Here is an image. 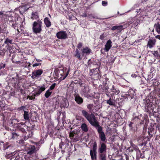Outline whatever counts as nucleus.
Segmentation results:
<instances>
[{
    "instance_id": "f257e3e1",
    "label": "nucleus",
    "mask_w": 160,
    "mask_h": 160,
    "mask_svg": "<svg viewBox=\"0 0 160 160\" xmlns=\"http://www.w3.org/2000/svg\"><path fill=\"white\" fill-rule=\"evenodd\" d=\"M82 116L88 121L90 124L97 129L99 136L101 141L104 142L106 140L105 134L102 131V128L99 125L95 115L93 113L89 114L86 110L81 111Z\"/></svg>"
},
{
    "instance_id": "f03ea898",
    "label": "nucleus",
    "mask_w": 160,
    "mask_h": 160,
    "mask_svg": "<svg viewBox=\"0 0 160 160\" xmlns=\"http://www.w3.org/2000/svg\"><path fill=\"white\" fill-rule=\"evenodd\" d=\"M109 88H107L106 91L105 92V94L109 98L107 100V103L110 106H116L115 96L118 95L120 92V91L118 87L117 86L112 85V88L109 91Z\"/></svg>"
},
{
    "instance_id": "7ed1b4c3",
    "label": "nucleus",
    "mask_w": 160,
    "mask_h": 160,
    "mask_svg": "<svg viewBox=\"0 0 160 160\" xmlns=\"http://www.w3.org/2000/svg\"><path fill=\"white\" fill-rule=\"evenodd\" d=\"M70 71L69 68L66 72V68L63 67L56 68L54 69L53 76L54 78L56 79L64 80L68 75Z\"/></svg>"
},
{
    "instance_id": "20e7f679",
    "label": "nucleus",
    "mask_w": 160,
    "mask_h": 160,
    "mask_svg": "<svg viewBox=\"0 0 160 160\" xmlns=\"http://www.w3.org/2000/svg\"><path fill=\"white\" fill-rule=\"evenodd\" d=\"M107 150L106 144L104 142H102L98 150L99 160H107Z\"/></svg>"
},
{
    "instance_id": "39448f33",
    "label": "nucleus",
    "mask_w": 160,
    "mask_h": 160,
    "mask_svg": "<svg viewBox=\"0 0 160 160\" xmlns=\"http://www.w3.org/2000/svg\"><path fill=\"white\" fill-rule=\"evenodd\" d=\"M97 143L94 141L92 143V148L90 151V155L92 160H97Z\"/></svg>"
},
{
    "instance_id": "423d86ee",
    "label": "nucleus",
    "mask_w": 160,
    "mask_h": 160,
    "mask_svg": "<svg viewBox=\"0 0 160 160\" xmlns=\"http://www.w3.org/2000/svg\"><path fill=\"white\" fill-rule=\"evenodd\" d=\"M143 101L145 105V111L149 113L152 112L153 111L154 104L150 102V100L147 98L144 99Z\"/></svg>"
},
{
    "instance_id": "0eeeda50",
    "label": "nucleus",
    "mask_w": 160,
    "mask_h": 160,
    "mask_svg": "<svg viewBox=\"0 0 160 160\" xmlns=\"http://www.w3.org/2000/svg\"><path fill=\"white\" fill-rule=\"evenodd\" d=\"M91 76L94 79H99L101 76V72L100 70V67L95 68L90 70Z\"/></svg>"
},
{
    "instance_id": "6e6552de",
    "label": "nucleus",
    "mask_w": 160,
    "mask_h": 160,
    "mask_svg": "<svg viewBox=\"0 0 160 160\" xmlns=\"http://www.w3.org/2000/svg\"><path fill=\"white\" fill-rule=\"evenodd\" d=\"M25 150L27 152V154L31 155L37 152L36 149L34 145H28L26 147Z\"/></svg>"
},
{
    "instance_id": "1a4fd4ad",
    "label": "nucleus",
    "mask_w": 160,
    "mask_h": 160,
    "mask_svg": "<svg viewBox=\"0 0 160 160\" xmlns=\"http://www.w3.org/2000/svg\"><path fill=\"white\" fill-rule=\"evenodd\" d=\"M52 131H51V135H54L57 138H60L62 137V135L60 132L61 130L58 128L52 127L51 128Z\"/></svg>"
},
{
    "instance_id": "9d476101",
    "label": "nucleus",
    "mask_w": 160,
    "mask_h": 160,
    "mask_svg": "<svg viewBox=\"0 0 160 160\" xmlns=\"http://www.w3.org/2000/svg\"><path fill=\"white\" fill-rule=\"evenodd\" d=\"M135 91L136 89L130 88L129 89L128 92H127V93H128L129 95L130 100H132V101H135L136 98Z\"/></svg>"
},
{
    "instance_id": "9b49d317",
    "label": "nucleus",
    "mask_w": 160,
    "mask_h": 160,
    "mask_svg": "<svg viewBox=\"0 0 160 160\" xmlns=\"http://www.w3.org/2000/svg\"><path fill=\"white\" fill-rule=\"evenodd\" d=\"M90 89L89 87L87 85L81 88V94H83L85 97L88 98L90 97V94H88Z\"/></svg>"
},
{
    "instance_id": "f8f14e48",
    "label": "nucleus",
    "mask_w": 160,
    "mask_h": 160,
    "mask_svg": "<svg viewBox=\"0 0 160 160\" xmlns=\"http://www.w3.org/2000/svg\"><path fill=\"white\" fill-rule=\"evenodd\" d=\"M41 24L35 22L33 25V29L35 33H39L41 31Z\"/></svg>"
},
{
    "instance_id": "ddd939ff",
    "label": "nucleus",
    "mask_w": 160,
    "mask_h": 160,
    "mask_svg": "<svg viewBox=\"0 0 160 160\" xmlns=\"http://www.w3.org/2000/svg\"><path fill=\"white\" fill-rule=\"evenodd\" d=\"M57 38L59 39H65L68 37V35L66 31H59L57 33Z\"/></svg>"
},
{
    "instance_id": "4468645a",
    "label": "nucleus",
    "mask_w": 160,
    "mask_h": 160,
    "mask_svg": "<svg viewBox=\"0 0 160 160\" xmlns=\"http://www.w3.org/2000/svg\"><path fill=\"white\" fill-rule=\"evenodd\" d=\"M127 25H122L115 26L112 27L111 30L113 31L117 30L118 33H119L121 31L127 28Z\"/></svg>"
},
{
    "instance_id": "2eb2a0df",
    "label": "nucleus",
    "mask_w": 160,
    "mask_h": 160,
    "mask_svg": "<svg viewBox=\"0 0 160 160\" xmlns=\"http://www.w3.org/2000/svg\"><path fill=\"white\" fill-rule=\"evenodd\" d=\"M88 64L90 68L94 66H95L96 67V68L100 67L99 65H98V62L93 59L92 60L89 59L88 61Z\"/></svg>"
},
{
    "instance_id": "dca6fc26",
    "label": "nucleus",
    "mask_w": 160,
    "mask_h": 160,
    "mask_svg": "<svg viewBox=\"0 0 160 160\" xmlns=\"http://www.w3.org/2000/svg\"><path fill=\"white\" fill-rule=\"evenodd\" d=\"M75 101L78 104H81L83 102V98L81 97L78 94H74Z\"/></svg>"
},
{
    "instance_id": "f3484780",
    "label": "nucleus",
    "mask_w": 160,
    "mask_h": 160,
    "mask_svg": "<svg viewBox=\"0 0 160 160\" xmlns=\"http://www.w3.org/2000/svg\"><path fill=\"white\" fill-rule=\"evenodd\" d=\"M73 56L77 58L79 60L81 61L82 58L84 56H82V52L81 53L79 49L76 48L75 53L73 54Z\"/></svg>"
},
{
    "instance_id": "a211bd4d",
    "label": "nucleus",
    "mask_w": 160,
    "mask_h": 160,
    "mask_svg": "<svg viewBox=\"0 0 160 160\" xmlns=\"http://www.w3.org/2000/svg\"><path fill=\"white\" fill-rule=\"evenodd\" d=\"M81 51L82 55L84 56V54L89 55L92 52V50L88 47H86L82 48Z\"/></svg>"
},
{
    "instance_id": "6ab92c4d",
    "label": "nucleus",
    "mask_w": 160,
    "mask_h": 160,
    "mask_svg": "<svg viewBox=\"0 0 160 160\" xmlns=\"http://www.w3.org/2000/svg\"><path fill=\"white\" fill-rule=\"evenodd\" d=\"M112 42L110 39L108 40L105 45L103 50L106 52H108L112 46Z\"/></svg>"
},
{
    "instance_id": "aec40b11",
    "label": "nucleus",
    "mask_w": 160,
    "mask_h": 160,
    "mask_svg": "<svg viewBox=\"0 0 160 160\" xmlns=\"http://www.w3.org/2000/svg\"><path fill=\"white\" fill-rule=\"evenodd\" d=\"M42 72L43 71L41 69L32 72V77L33 78H34L40 75Z\"/></svg>"
},
{
    "instance_id": "412c9836",
    "label": "nucleus",
    "mask_w": 160,
    "mask_h": 160,
    "mask_svg": "<svg viewBox=\"0 0 160 160\" xmlns=\"http://www.w3.org/2000/svg\"><path fill=\"white\" fill-rule=\"evenodd\" d=\"M156 42V40L155 39H149L148 42L147 46L149 48H152L155 45Z\"/></svg>"
},
{
    "instance_id": "4be33fe9",
    "label": "nucleus",
    "mask_w": 160,
    "mask_h": 160,
    "mask_svg": "<svg viewBox=\"0 0 160 160\" xmlns=\"http://www.w3.org/2000/svg\"><path fill=\"white\" fill-rule=\"evenodd\" d=\"M32 135L33 133L31 131H28L25 134L24 139L25 140H27L28 138H31Z\"/></svg>"
},
{
    "instance_id": "5701e85b",
    "label": "nucleus",
    "mask_w": 160,
    "mask_h": 160,
    "mask_svg": "<svg viewBox=\"0 0 160 160\" xmlns=\"http://www.w3.org/2000/svg\"><path fill=\"white\" fill-rule=\"evenodd\" d=\"M156 130L154 128H148V134L151 137L152 136L153 134H154Z\"/></svg>"
},
{
    "instance_id": "b1692460",
    "label": "nucleus",
    "mask_w": 160,
    "mask_h": 160,
    "mask_svg": "<svg viewBox=\"0 0 160 160\" xmlns=\"http://www.w3.org/2000/svg\"><path fill=\"white\" fill-rule=\"evenodd\" d=\"M78 131L76 130H74L72 132H71L70 134V136L71 138H76L78 137Z\"/></svg>"
},
{
    "instance_id": "393cba45",
    "label": "nucleus",
    "mask_w": 160,
    "mask_h": 160,
    "mask_svg": "<svg viewBox=\"0 0 160 160\" xmlns=\"http://www.w3.org/2000/svg\"><path fill=\"white\" fill-rule=\"evenodd\" d=\"M81 128L82 131L84 132H87L88 130V126L85 123H83L82 124Z\"/></svg>"
},
{
    "instance_id": "a878e982",
    "label": "nucleus",
    "mask_w": 160,
    "mask_h": 160,
    "mask_svg": "<svg viewBox=\"0 0 160 160\" xmlns=\"http://www.w3.org/2000/svg\"><path fill=\"white\" fill-rule=\"evenodd\" d=\"M109 79L107 78H105L103 79V88L104 89L105 92L106 91L107 88H109L107 82L108 81Z\"/></svg>"
},
{
    "instance_id": "bb28decb",
    "label": "nucleus",
    "mask_w": 160,
    "mask_h": 160,
    "mask_svg": "<svg viewBox=\"0 0 160 160\" xmlns=\"http://www.w3.org/2000/svg\"><path fill=\"white\" fill-rule=\"evenodd\" d=\"M154 27L156 31L158 34H160V23L159 22H158L157 23L155 24Z\"/></svg>"
},
{
    "instance_id": "cd10ccee",
    "label": "nucleus",
    "mask_w": 160,
    "mask_h": 160,
    "mask_svg": "<svg viewBox=\"0 0 160 160\" xmlns=\"http://www.w3.org/2000/svg\"><path fill=\"white\" fill-rule=\"evenodd\" d=\"M132 146L129 147V150L130 152H132L134 151H136V148L137 149H138L139 148L138 147L134 145V144H132L131 145Z\"/></svg>"
},
{
    "instance_id": "c85d7f7f",
    "label": "nucleus",
    "mask_w": 160,
    "mask_h": 160,
    "mask_svg": "<svg viewBox=\"0 0 160 160\" xmlns=\"http://www.w3.org/2000/svg\"><path fill=\"white\" fill-rule=\"evenodd\" d=\"M152 54L157 59H160V52H158V51H154L153 52Z\"/></svg>"
},
{
    "instance_id": "c756f323",
    "label": "nucleus",
    "mask_w": 160,
    "mask_h": 160,
    "mask_svg": "<svg viewBox=\"0 0 160 160\" xmlns=\"http://www.w3.org/2000/svg\"><path fill=\"white\" fill-rule=\"evenodd\" d=\"M39 18L38 13L37 12H33L32 14L31 18L32 19H37Z\"/></svg>"
},
{
    "instance_id": "7c9ffc66",
    "label": "nucleus",
    "mask_w": 160,
    "mask_h": 160,
    "mask_svg": "<svg viewBox=\"0 0 160 160\" xmlns=\"http://www.w3.org/2000/svg\"><path fill=\"white\" fill-rule=\"evenodd\" d=\"M129 95L128 93H122L121 95V98L123 100H130V99L129 98Z\"/></svg>"
},
{
    "instance_id": "2f4dec72",
    "label": "nucleus",
    "mask_w": 160,
    "mask_h": 160,
    "mask_svg": "<svg viewBox=\"0 0 160 160\" xmlns=\"http://www.w3.org/2000/svg\"><path fill=\"white\" fill-rule=\"evenodd\" d=\"M23 117L25 120L29 121V114L28 111H24Z\"/></svg>"
},
{
    "instance_id": "473e14b6",
    "label": "nucleus",
    "mask_w": 160,
    "mask_h": 160,
    "mask_svg": "<svg viewBox=\"0 0 160 160\" xmlns=\"http://www.w3.org/2000/svg\"><path fill=\"white\" fill-rule=\"evenodd\" d=\"M38 91L36 93V94L37 95H39L42 91H44L45 88L44 87H38Z\"/></svg>"
},
{
    "instance_id": "72a5a7b5",
    "label": "nucleus",
    "mask_w": 160,
    "mask_h": 160,
    "mask_svg": "<svg viewBox=\"0 0 160 160\" xmlns=\"http://www.w3.org/2000/svg\"><path fill=\"white\" fill-rule=\"evenodd\" d=\"M44 21L47 27H48L50 26V21L48 18H45L44 20Z\"/></svg>"
},
{
    "instance_id": "f704fd0d",
    "label": "nucleus",
    "mask_w": 160,
    "mask_h": 160,
    "mask_svg": "<svg viewBox=\"0 0 160 160\" xmlns=\"http://www.w3.org/2000/svg\"><path fill=\"white\" fill-rule=\"evenodd\" d=\"M141 138L143 139V140H142V142L141 143V145L142 146H145L147 143V141L149 140L148 138L146 137L144 138H142V137Z\"/></svg>"
},
{
    "instance_id": "c9c22d12",
    "label": "nucleus",
    "mask_w": 160,
    "mask_h": 160,
    "mask_svg": "<svg viewBox=\"0 0 160 160\" xmlns=\"http://www.w3.org/2000/svg\"><path fill=\"white\" fill-rule=\"evenodd\" d=\"M93 107V104H89L87 105V108L90 112L93 111L92 108Z\"/></svg>"
},
{
    "instance_id": "e433bc0d",
    "label": "nucleus",
    "mask_w": 160,
    "mask_h": 160,
    "mask_svg": "<svg viewBox=\"0 0 160 160\" xmlns=\"http://www.w3.org/2000/svg\"><path fill=\"white\" fill-rule=\"evenodd\" d=\"M19 158V156L18 155H16L12 156L10 160H18Z\"/></svg>"
},
{
    "instance_id": "4c0bfd02",
    "label": "nucleus",
    "mask_w": 160,
    "mask_h": 160,
    "mask_svg": "<svg viewBox=\"0 0 160 160\" xmlns=\"http://www.w3.org/2000/svg\"><path fill=\"white\" fill-rule=\"evenodd\" d=\"M50 96V91H49V89H48L45 93V96L46 98H48Z\"/></svg>"
},
{
    "instance_id": "58836bf2",
    "label": "nucleus",
    "mask_w": 160,
    "mask_h": 160,
    "mask_svg": "<svg viewBox=\"0 0 160 160\" xmlns=\"http://www.w3.org/2000/svg\"><path fill=\"white\" fill-rule=\"evenodd\" d=\"M62 113V112L61 111H58V112L57 113V119L58 120V121H59L60 119V116Z\"/></svg>"
},
{
    "instance_id": "ea45409f",
    "label": "nucleus",
    "mask_w": 160,
    "mask_h": 160,
    "mask_svg": "<svg viewBox=\"0 0 160 160\" xmlns=\"http://www.w3.org/2000/svg\"><path fill=\"white\" fill-rule=\"evenodd\" d=\"M73 17V16L71 13H69L68 15L67 18H68L70 20H72V18Z\"/></svg>"
},
{
    "instance_id": "a19ab883",
    "label": "nucleus",
    "mask_w": 160,
    "mask_h": 160,
    "mask_svg": "<svg viewBox=\"0 0 160 160\" xmlns=\"http://www.w3.org/2000/svg\"><path fill=\"white\" fill-rule=\"evenodd\" d=\"M159 123H157L154 122H151V123L150 127L149 128H156V126Z\"/></svg>"
},
{
    "instance_id": "79ce46f5",
    "label": "nucleus",
    "mask_w": 160,
    "mask_h": 160,
    "mask_svg": "<svg viewBox=\"0 0 160 160\" xmlns=\"http://www.w3.org/2000/svg\"><path fill=\"white\" fill-rule=\"evenodd\" d=\"M105 37L106 36L104 33H103L102 34L100 35L99 39L102 40H103Z\"/></svg>"
},
{
    "instance_id": "37998d69",
    "label": "nucleus",
    "mask_w": 160,
    "mask_h": 160,
    "mask_svg": "<svg viewBox=\"0 0 160 160\" xmlns=\"http://www.w3.org/2000/svg\"><path fill=\"white\" fill-rule=\"evenodd\" d=\"M136 152L137 156H138V157H139L140 155V154L141 152L140 150L139 149L136 148Z\"/></svg>"
},
{
    "instance_id": "c03bdc74",
    "label": "nucleus",
    "mask_w": 160,
    "mask_h": 160,
    "mask_svg": "<svg viewBox=\"0 0 160 160\" xmlns=\"http://www.w3.org/2000/svg\"><path fill=\"white\" fill-rule=\"evenodd\" d=\"M83 46V43L81 42H79L77 45V47L78 49H80Z\"/></svg>"
},
{
    "instance_id": "a18cd8bd",
    "label": "nucleus",
    "mask_w": 160,
    "mask_h": 160,
    "mask_svg": "<svg viewBox=\"0 0 160 160\" xmlns=\"http://www.w3.org/2000/svg\"><path fill=\"white\" fill-rule=\"evenodd\" d=\"M12 40H10L9 39L7 38L6 39L4 43H5L8 44V43H12Z\"/></svg>"
},
{
    "instance_id": "49530a36",
    "label": "nucleus",
    "mask_w": 160,
    "mask_h": 160,
    "mask_svg": "<svg viewBox=\"0 0 160 160\" xmlns=\"http://www.w3.org/2000/svg\"><path fill=\"white\" fill-rule=\"evenodd\" d=\"M144 151H143L141 153L139 156V157L141 158H144Z\"/></svg>"
},
{
    "instance_id": "de8ad7c7",
    "label": "nucleus",
    "mask_w": 160,
    "mask_h": 160,
    "mask_svg": "<svg viewBox=\"0 0 160 160\" xmlns=\"http://www.w3.org/2000/svg\"><path fill=\"white\" fill-rule=\"evenodd\" d=\"M102 5L104 6H106L108 4V2L106 1H103L102 2Z\"/></svg>"
},
{
    "instance_id": "09e8293b",
    "label": "nucleus",
    "mask_w": 160,
    "mask_h": 160,
    "mask_svg": "<svg viewBox=\"0 0 160 160\" xmlns=\"http://www.w3.org/2000/svg\"><path fill=\"white\" fill-rule=\"evenodd\" d=\"M56 83H53L52 84L51 86V90L53 89L56 86Z\"/></svg>"
},
{
    "instance_id": "8fccbe9b",
    "label": "nucleus",
    "mask_w": 160,
    "mask_h": 160,
    "mask_svg": "<svg viewBox=\"0 0 160 160\" xmlns=\"http://www.w3.org/2000/svg\"><path fill=\"white\" fill-rule=\"evenodd\" d=\"M160 124H158L156 126V129H158L159 130V131L160 132Z\"/></svg>"
},
{
    "instance_id": "3c124183",
    "label": "nucleus",
    "mask_w": 160,
    "mask_h": 160,
    "mask_svg": "<svg viewBox=\"0 0 160 160\" xmlns=\"http://www.w3.org/2000/svg\"><path fill=\"white\" fill-rule=\"evenodd\" d=\"M85 86H87L85 83L81 82L80 83V86L82 88V87H85Z\"/></svg>"
},
{
    "instance_id": "603ef678",
    "label": "nucleus",
    "mask_w": 160,
    "mask_h": 160,
    "mask_svg": "<svg viewBox=\"0 0 160 160\" xmlns=\"http://www.w3.org/2000/svg\"><path fill=\"white\" fill-rule=\"evenodd\" d=\"M133 123L131 122L129 124V126L131 128V129H132V124Z\"/></svg>"
},
{
    "instance_id": "864d4df0",
    "label": "nucleus",
    "mask_w": 160,
    "mask_h": 160,
    "mask_svg": "<svg viewBox=\"0 0 160 160\" xmlns=\"http://www.w3.org/2000/svg\"><path fill=\"white\" fill-rule=\"evenodd\" d=\"M124 156L126 160H129V157L127 155L125 154H124Z\"/></svg>"
},
{
    "instance_id": "5fc2aeb1",
    "label": "nucleus",
    "mask_w": 160,
    "mask_h": 160,
    "mask_svg": "<svg viewBox=\"0 0 160 160\" xmlns=\"http://www.w3.org/2000/svg\"><path fill=\"white\" fill-rule=\"evenodd\" d=\"M20 131L22 132H25V133L26 131L23 128H21L20 129Z\"/></svg>"
},
{
    "instance_id": "6e6d98bb",
    "label": "nucleus",
    "mask_w": 160,
    "mask_h": 160,
    "mask_svg": "<svg viewBox=\"0 0 160 160\" xmlns=\"http://www.w3.org/2000/svg\"><path fill=\"white\" fill-rule=\"evenodd\" d=\"M154 84L155 86H158L159 85V82H156L154 83Z\"/></svg>"
},
{
    "instance_id": "4d7b16f0",
    "label": "nucleus",
    "mask_w": 160,
    "mask_h": 160,
    "mask_svg": "<svg viewBox=\"0 0 160 160\" xmlns=\"http://www.w3.org/2000/svg\"><path fill=\"white\" fill-rule=\"evenodd\" d=\"M155 38H156L158 39H159L160 40V35H158L156 36H155Z\"/></svg>"
},
{
    "instance_id": "13d9d810",
    "label": "nucleus",
    "mask_w": 160,
    "mask_h": 160,
    "mask_svg": "<svg viewBox=\"0 0 160 160\" xmlns=\"http://www.w3.org/2000/svg\"><path fill=\"white\" fill-rule=\"evenodd\" d=\"M40 64V63H35L33 65V67H36L38 66Z\"/></svg>"
},
{
    "instance_id": "bf43d9fd",
    "label": "nucleus",
    "mask_w": 160,
    "mask_h": 160,
    "mask_svg": "<svg viewBox=\"0 0 160 160\" xmlns=\"http://www.w3.org/2000/svg\"><path fill=\"white\" fill-rule=\"evenodd\" d=\"M28 131H31V128L30 127H28L27 129L26 132H28Z\"/></svg>"
},
{
    "instance_id": "052dcab7",
    "label": "nucleus",
    "mask_w": 160,
    "mask_h": 160,
    "mask_svg": "<svg viewBox=\"0 0 160 160\" xmlns=\"http://www.w3.org/2000/svg\"><path fill=\"white\" fill-rule=\"evenodd\" d=\"M92 17L93 18H95L96 19H98V18L97 17L92 16Z\"/></svg>"
},
{
    "instance_id": "680f3d73",
    "label": "nucleus",
    "mask_w": 160,
    "mask_h": 160,
    "mask_svg": "<svg viewBox=\"0 0 160 160\" xmlns=\"http://www.w3.org/2000/svg\"><path fill=\"white\" fill-rule=\"evenodd\" d=\"M12 27H13L15 29H16L15 25L14 24H12Z\"/></svg>"
},
{
    "instance_id": "e2e57ef3",
    "label": "nucleus",
    "mask_w": 160,
    "mask_h": 160,
    "mask_svg": "<svg viewBox=\"0 0 160 160\" xmlns=\"http://www.w3.org/2000/svg\"><path fill=\"white\" fill-rule=\"evenodd\" d=\"M16 63H19V64H20L21 63V62L20 61H17L16 62Z\"/></svg>"
},
{
    "instance_id": "0e129e2a",
    "label": "nucleus",
    "mask_w": 160,
    "mask_h": 160,
    "mask_svg": "<svg viewBox=\"0 0 160 160\" xmlns=\"http://www.w3.org/2000/svg\"><path fill=\"white\" fill-rule=\"evenodd\" d=\"M36 60L38 62H41L42 61V60H41L40 59H36Z\"/></svg>"
},
{
    "instance_id": "69168bd1",
    "label": "nucleus",
    "mask_w": 160,
    "mask_h": 160,
    "mask_svg": "<svg viewBox=\"0 0 160 160\" xmlns=\"http://www.w3.org/2000/svg\"><path fill=\"white\" fill-rule=\"evenodd\" d=\"M3 12H0V15H2L3 14Z\"/></svg>"
},
{
    "instance_id": "338daca9",
    "label": "nucleus",
    "mask_w": 160,
    "mask_h": 160,
    "mask_svg": "<svg viewBox=\"0 0 160 160\" xmlns=\"http://www.w3.org/2000/svg\"><path fill=\"white\" fill-rule=\"evenodd\" d=\"M87 14L86 13H84L83 14V16L86 17H87Z\"/></svg>"
},
{
    "instance_id": "774afa93",
    "label": "nucleus",
    "mask_w": 160,
    "mask_h": 160,
    "mask_svg": "<svg viewBox=\"0 0 160 160\" xmlns=\"http://www.w3.org/2000/svg\"><path fill=\"white\" fill-rule=\"evenodd\" d=\"M2 68H4L5 67V64H4L2 66Z\"/></svg>"
}]
</instances>
